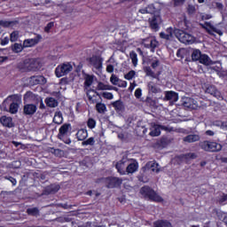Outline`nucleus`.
<instances>
[{
  "label": "nucleus",
  "mask_w": 227,
  "mask_h": 227,
  "mask_svg": "<svg viewBox=\"0 0 227 227\" xmlns=\"http://www.w3.org/2000/svg\"><path fill=\"white\" fill-rule=\"evenodd\" d=\"M101 97L106 100H113V98H114V95H113L112 92H103L101 93Z\"/></svg>",
  "instance_id": "46"
},
{
  "label": "nucleus",
  "mask_w": 227,
  "mask_h": 227,
  "mask_svg": "<svg viewBox=\"0 0 227 227\" xmlns=\"http://www.w3.org/2000/svg\"><path fill=\"white\" fill-rule=\"evenodd\" d=\"M129 58L131 59V63L133 67H137V63H138L137 53H136V51H131L129 52Z\"/></svg>",
  "instance_id": "33"
},
{
  "label": "nucleus",
  "mask_w": 227,
  "mask_h": 227,
  "mask_svg": "<svg viewBox=\"0 0 227 227\" xmlns=\"http://www.w3.org/2000/svg\"><path fill=\"white\" fill-rule=\"evenodd\" d=\"M97 184H105L106 189H120L121 184H123V179L116 176H107L98 178Z\"/></svg>",
  "instance_id": "3"
},
{
  "label": "nucleus",
  "mask_w": 227,
  "mask_h": 227,
  "mask_svg": "<svg viewBox=\"0 0 227 227\" xmlns=\"http://www.w3.org/2000/svg\"><path fill=\"white\" fill-rule=\"evenodd\" d=\"M150 130L149 136H151V137H158V136H160V125L153 124Z\"/></svg>",
  "instance_id": "20"
},
{
  "label": "nucleus",
  "mask_w": 227,
  "mask_h": 227,
  "mask_svg": "<svg viewBox=\"0 0 227 227\" xmlns=\"http://www.w3.org/2000/svg\"><path fill=\"white\" fill-rule=\"evenodd\" d=\"M151 168H152V171H153L154 173H160V168H159V163H157L156 161H153L151 164Z\"/></svg>",
  "instance_id": "49"
},
{
  "label": "nucleus",
  "mask_w": 227,
  "mask_h": 227,
  "mask_svg": "<svg viewBox=\"0 0 227 227\" xmlns=\"http://www.w3.org/2000/svg\"><path fill=\"white\" fill-rule=\"evenodd\" d=\"M91 84H93V75L88 74L85 77L84 86H86L87 88H90Z\"/></svg>",
  "instance_id": "41"
},
{
  "label": "nucleus",
  "mask_w": 227,
  "mask_h": 227,
  "mask_svg": "<svg viewBox=\"0 0 227 227\" xmlns=\"http://www.w3.org/2000/svg\"><path fill=\"white\" fill-rule=\"evenodd\" d=\"M226 201H227V193H223L218 200V203H220V205H223V203Z\"/></svg>",
  "instance_id": "52"
},
{
  "label": "nucleus",
  "mask_w": 227,
  "mask_h": 227,
  "mask_svg": "<svg viewBox=\"0 0 227 227\" xmlns=\"http://www.w3.org/2000/svg\"><path fill=\"white\" fill-rule=\"evenodd\" d=\"M26 47H24V43H15L14 44L12 45V52H15L16 54H19V52H22Z\"/></svg>",
  "instance_id": "27"
},
{
  "label": "nucleus",
  "mask_w": 227,
  "mask_h": 227,
  "mask_svg": "<svg viewBox=\"0 0 227 227\" xmlns=\"http://www.w3.org/2000/svg\"><path fill=\"white\" fill-rule=\"evenodd\" d=\"M0 123L4 127H7V129H12L15 127V124L13 123V119L12 117H8L6 115H4L0 118Z\"/></svg>",
  "instance_id": "14"
},
{
  "label": "nucleus",
  "mask_w": 227,
  "mask_h": 227,
  "mask_svg": "<svg viewBox=\"0 0 227 227\" xmlns=\"http://www.w3.org/2000/svg\"><path fill=\"white\" fill-rule=\"evenodd\" d=\"M118 81H120V79H118V76L112 74V76L110 77V82H112V84H118Z\"/></svg>",
  "instance_id": "57"
},
{
  "label": "nucleus",
  "mask_w": 227,
  "mask_h": 227,
  "mask_svg": "<svg viewBox=\"0 0 227 227\" xmlns=\"http://www.w3.org/2000/svg\"><path fill=\"white\" fill-rule=\"evenodd\" d=\"M87 127L88 129H90L91 130H93V129L97 127V121H95V119L93 118H89L87 121Z\"/></svg>",
  "instance_id": "39"
},
{
  "label": "nucleus",
  "mask_w": 227,
  "mask_h": 227,
  "mask_svg": "<svg viewBox=\"0 0 227 227\" xmlns=\"http://www.w3.org/2000/svg\"><path fill=\"white\" fill-rule=\"evenodd\" d=\"M106 72L108 74H113V72H114V66H113L112 64H109L106 66Z\"/></svg>",
  "instance_id": "60"
},
{
  "label": "nucleus",
  "mask_w": 227,
  "mask_h": 227,
  "mask_svg": "<svg viewBox=\"0 0 227 227\" xmlns=\"http://www.w3.org/2000/svg\"><path fill=\"white\" fill-rule=\"evenodd\" d=\"M87 61H89L90 67H93L96 70H100L104 63V59L98 55H93L87 59Z\"/></svg>",
  "instance_id": "9"
},
{
  "label": "nucleus",
  "mask_w": 227,
  "mask_h": 227,
  "mask_svg": "<svg viewBox=\"0 0 227 227\" xmlns=\"http://www.w3.org/2000/svg\"><path fill=\"white\" fill-rule=\"evenodd\" d=\"M142 95H143V90H141V88H138L135 90L136 98H141Z\"/></svg>",
  "instance_id": "56"
},
{
  "label": "nucleus",
  "mask_w": 227,
  "mask_h": 227,
  "mask_svg": "<svg viewBox=\"0 0 227 227\" xmlns=\"http://www.w3.org/2000/svg\"><path fill=\"white\" fill-rule=\"evenodd\" d=\"M27 215H32V217H38L40 215V209L38 207H28L27 208Z\"/></svg>",
  "instance_id": "29"
},
{
  "label": "nucleus",
  "mask_w": 227,
  "mask_h": 227,
  "mask_svg": "<svg viewBox=\"0 0 227 227\" xmlns=\"http://www.w3.org/2000/svg\"><path fill=\"white\" fill-rule=\"evenodd\" d=\"M44 102L47 107H58L59 106L58 99L54 98H47Z\"/></svg>",
  "instance_id": "26"
},
{
  "label": "nucleus",
  "mask_w": 227,
  "mask_h": 227,
  "mask_svg": "<svg viewBox=\"0 0 227 227\" xmlns=\"http://www.w3.org/2000/svg\"><path fill=\"white\" fill-rule=\"evenodd\" d=\"M138 168H139V164L137 162L130 163L126 168V171L128 174L136 173V171H137Z\"/></svg>",
  "instance_id": "28"
},
{
  "label": "nucleus",
  "mask_w": 227,
  "mask_h": 227,
  "mask_svg": "<svg viewBox=\"0 0 227 227\" xmlns=\"http://www.w3.org/2000/svg\"><path fill=\"white\" fill-rule=\"evenodd\" d=\"M160 130H165L166 132H171L173 131V128H169L164 125H160Z\"/></svg>",
  "instance_id": "63"
},
{
  "label": "nucleus",
  "mask_w": 227,
  "mask_h": 227,
  "mask_svg": "<svg viewBox=\"0 0 227 227\" xmlns=\"http://www.w3.org/2000/svg\"><path fill=\"white\" fill-rule=\"evenodd\" d=\"M38 110V107L35 104H27L23 106V114L25 116H33Z\"/></svg>",
  "instance_id": "13"
},
{
  "label": "nucleus",
  "mask_w": 227,
  "mask_h": 227,
  "mask_svg": "<svg viewBox=\"0 0 227 227\" xmlns=\"http://www.w3.org/2000/svg\"><path fill=\"white\" fill-rule=\"evenodd\" d=\"M202 27L203 29H206L208 35H214V33H215L216 35H219V36H223V30L212 25V23L208 21H206L204 25H202Z\"/></svg>",
  "instance_id": "10"
},
{
  "label": "nucleus",
  "mask_w": 227,
  "mask_h": 227,
  "mask_svg": "<svg viewBox=\"0 0 227 227\" xmlns=\"http://www.w3.org/2000/svg\"><path fill=\"white\" fill-rule=\"evenodd\" d=\"M143 44L145 49H150L153 52L159 47V42L153 37L144 39Z\"/></svg>",
  "instance_id": "11"
},
{
  "label": "nucleus",
  "mask_w": 227,
  "mask_h": 227,
  "mask_svg": "<svg viewBox=\"0 0 227 227\" xmlns=\"http://www.w3.org/2000/svg\"><path fill=\"white\" fill-rule=\"evenodd\" d=\"M16 68L22 74L26 72H38L42 68V62L38 59H22L17 63Z\"/></svg>",
  "instance_id": "1"
},
{
  "label": "nucleus",
  "mask_w": 227,
  "mask_h": 227,
  "mask_svg": "<svg viewBox=\"0 0 227 227\" xmlns=\"http://www.w3.org/2000/svg\"><path fill=\"white\" fill-rule=\"evenodd\" d=\"M174 6H184L185 0H173Z\"/></svg>",
  "instance_id": "55"
},
{
  "label": "nucleus",
  "mask_w": 227,
  "mask_h": 227,
  "mask_svg": "<svg viewBox=\"0 0 227 227\" xmlns=\"http://www.w3.org/2000/svg\"><path fill=\"white\" fill-rule=\"evenodd\" d=\"M214 4L218 12H223L224 10V4H223V3L215 2Z\"/></svg>",
  "instance_id": "50"
},
{
  "label": "nucleus",
  "mask_w": 227,
  "mask_h": 227,
  "mask_svg": "<svg viewBox=\"0 0 227 227\" xmlns=\"http://www.w3.org/2000/svg\"><path fill=\"white\" fill-rule=\"evenodd\" d=\"M159 65H160V61L154 60L152 62L151 67H152V68L155 69V68H157V67H159Z\"/></svg>",
  "instance_id": "64"
},
{
  "label": "nucleus",
  "mask_w": 227,
  "mask_h": 227,
  "mask_svg": "<svg viewBox=\"0 0 227 227\" xmlns=\"http://www.w3.org/2000/svg\"><path fill=\"white\" fill-rule=\"evenodd\" d=\"M33 97V93L31 91H27L23 97L24 100H29Z\"/></svg>",
  "instance_id": "62"
},
{
  "label": "nucleus",
  "mask_w": 227,
  "mask_h": 227,
  "mask_svg": "<svg viewBox=\"0 0 227 227\" xmlns=\"http://www.w3.org/2000/svg\"><path fill=\"white\" fill-rule=\"evenodd\" d=\"M19 35H20L19 30H14L12 33H11L10 42L12 43L17 42V40H19Z\"/></svg>",
  "instance_id": "40"
},
{
  "label": "nucleus",
  "mask_w": 227,
  "mask_h": 227,
  "mask_svg": "<svg viewBox=\"0 0 227 227\" xmlns=\"http://www.w3.org/2000/svg\"><path fill=\"white\" fill-rule=\"evenodd\" d=\"M186 12L188 15H194L196 13V5L188 4Z\"/></svg>",
  "instance_id": "42"
},
{
  "label": "nucleus",
  "mask_w": 227,
  "mask_h": 227,
  "mask_svg": "<svg viewBox=\"0 0 227 227\" xmlns=\"http://www.w3.org/2000/svg\"><path fill=\"white\" fill-rule=\"evenodd\" d=\"M150 27L151 29H154V31H159V23L157 22V18H153L150 20Z\"/></svg>",
  "instance_id": "38"
},
{
  "label": "nucleus",
  "mask_w": 227,
  "mask_h": 227,
  "mask_svg": "<svg viewBox=\"0 0 227 227\" xmlns=\"http://www.w3.org/2000/svg\"><path fill=\"white\" fill-rule=\"evenodd\" d=\"M106 110H107V107L106 106V104L104 103L96 104V111L99 113V114L106 113Z\"/></svg>",
  "instance_id": "34"
},
{
  "label": "nucleus",
  "mask_w": 227,
  "mask_h": 227,
  "mask_svg": "<svg viewBox=\"0 0 227 227\" xmlns=\"http://www.w3.org/2000/svg\"><path fill=\"white\" fill-rule=\"evenodd\" d=\"M112 107H114L116 113H123L125 111V103L119 99L112 103Z\"/></svg>",
  "instance_id": "16"
},
{
  "label": "nucleus",
  "mask_w": 227,
  "mask_h": 227,
  "mask_svg": "<svg viewBox=\"0 0 227 227\" xmlns=\"http://www.w3.org/2000/svg\"><path fill=\"white\" fill-rule=\"evenodd\" d=\"M70 130H72V124H63L59 129L58 139L63 141L66 145H70L72 143V139H70Z\"/></svg>",
  "instance_id": "5"
},
{
  "label": "nucleus",
  "mask_w": 227,
  "mask_h": 227,
  "mask_svg": "<svg viewBox=\"0 0 227 227\" xmlns=\"http://www.w3.org/2000/svg\"><path fill=\"white\" fill-rule=\"evenodd\" d=\"M148 88L151 93H159V89L157 88V86L149 84Z\"/></svg>",
  "instance_id": "53"
},
{
  "label": "nucleus",
  "mask_w": 227,
  "mask_h": 227,
  "mask_svg": "<svg viewBox=\"0 0 227 227\" xmlns=\"http://www.w3.org/2000/svg\"><path fill=\"white\" fill-rule=\"evenodd\" d=\"M46 80L43 75L31 76L30 84L36 86L37 84H45Z\"/></svg>",
  "instance_id": "17"
},
{
  "label": "nucleus",
  "mask_w": 227,
  "mask_h": 227,
  "mask_svg": "<svg viewBox=\"0 0 227 227\" xmlns=\"http://www.w3.org/2000/svg\"><path fill=\"white\" fill-rule=\"evenodd\" d=\"M97 90H98V91L111 90H113V86L106 84L102 82H99L98 83Z\"/></svg>",
  "instance_id": "30"
},
{
  "label": "nucleus",
  "mask_w": 227,
  "mask_h": 227,
  "mask_svg": "<svg viewBox=\"0 0 227 227\" xmlns=\"http://www.w3.org/2000/svg\"><path fill=\"white\" fill-rule=\"evenodd\" d=\"M140 194L145 200H149V201H154L155 203H162L164 201V199L148 185H145L140 189Z\"/></svg>",
  "instance_id": "2"
},
{
  "label": "nucleus",
  "mask_w": 227,
  "mask_h": 227,
  "mask_svg": "<svg viewBox=\"0 0 227 227\" xmlns=\"http://www.w3.org/2000/svg\"><path fill=\"white\" fill-rule=\"evenodd\" d=\"M146 8L148 13H155V5L153 4H149Z\"/></svg>",
  "instance_id": "58"
},
{
  "label": "nucleus",
  "mask_w": 227,
  "mask_h": 227,
  "mask_svg": "<svg viewBox=\"0 0 227 227\" xmlns=\"http://www.w3.org/2000/svg\"><path fill=\"white\" fill-rule=\"evenodd\" d=\"M82 146H93L95 145V137H90L87 140L82 142Z\"/></svg>",
  "instance_id": "37"
},
{
  "label": "nucleus",
  "mask_w": 227,
  "mask_h": 227,
  "mask_svg": "<svg viewBox=\"0 0 227 227\" xmlns=\"http://www.w3.org/2000/svg\"><path fill=\"white\" fill-rule=\"evenodd\" d=\"M41 41L42 35H36V36L34 38L25 39L23 41V47H25V49H27L29 47H35V45H38V43H40Z\"/></svg>",
  "instance_id": "12"
},
{
  "label": "nucleus",
  "mask_w": 227,
  "mask_h": 227,
  "mask_svg": "<svg viewBox=\"0 0 227 227\" xmlns=\"http://www.w3.org/2000/svg\"><path fill=\"white\" fill-rule=\"evenodd\" d=\"M174 35H176L181 43H185V45H192L194 43V36L182 29H175Z\"/></svg>",
  "instance_id": "6"
},
{
  "label": "nucleus",
  "mask_w": 227,
  "mask_h": 227,
  "mask_svg": "<svg viewBox=\"0 0 227 227\" xmlns=\"http://www.w3.org/2000/svg\"><path fill=\"white\" fill-rule=\"evenodd\" d=\"M88 137V130L86 129H81L76 133V138L78 141H84Z\"/></svg>",
  "instance_id": "24"
},
{
  "label": "nucleus",
  "mask_w": 227,
  "mask_h": 227,
  "mask_svg": "<svg viewBox=\"0 0 227 227\" xmlns=\"http://www.w3.org/2000/svg\"><path fill=\"white\" fill-rule=\"evenodd\" d=\"M167 34L164 32L160 33V38H163V40H169L170 38H173V33H175V30L173 27H168L166 29Z\"/></svg>",
  "instance_id": "23"
},
{
  "label": "nucleus",
  "mask_w": 227,
  "mask_h": 227,
  "mask_svg": "<svg viewBox=\"0 0 227 227\" xmlns=\"http://www.w3.org/2000/svg\"><path fill=\"white\" fill-rule=\"evenodd\" d=\"M51 153L55 154L56 157H63V150H61V149H56V148L52 147Z\"/></svg>",
  "instance_id": "47"
},
{
  "label": "nucleus",
  "mask_w": 227,
  "mask_h": 227,
  "mask_svg": "<svg viewBox=\"0 0 227 227\" xmlns=\"http://www.w3.org/2000/svg\"><path fill=\"white\" fill-rule=\"evenodd\" d=\"M202 54L203 53H201V51L198 49L193 50V51L192 52V60L200 61V59L201 58Z\"/></svg>",
  "instance_id": "32"
},
{
  "label": "nucleus",
  "mask_w": 227,
  "mask_h": 227,
  "mask_svg": "<svg viewBox=\"0 0 227 227\" xmlns=\"http://www.w3.org/2000/svg\"><path fill=\"white\" fill-rule=\"evenodd\" d=\"M53 121H55L58 125H60V123H63V115L61 114H55Z\"/></svg>",
  "instance_id": "45"
},
{
  "label": "nucleus",
  "mask_w": 227,
  "mask_h": 227,
  "mask_svg": "<svg viewBox=\"0 0 227 227\" xmlns=\"http://www.w3.org/2000/svg\"><path fill=\"white\" fill-rule=\"evenodd\" d=\"M200 135H196V134H191V135H187L186 137H184L183 138V141L184 143H196L198 141H200Z\"/></svg>",
  "instance_id": "22"
},
{
  "label": "nucleus",
  "mask_w": 227,
  "mask_h": 227,
  "mask_svg": "<svg viewBox=\"0 0 227 227\" xmlns=\"http://www.w3.org/2000/svg\"><path fill=\"white\" fill-rule=\"evenodd\" d=\"M200 146L201 150L204 152H221L223 150V145L217 142H210L208 140H205L200 143Z\"/></svg>",
  "instance_id": "7"
},
{
  "label": "nucleus",
  "mask_w": 227,
  "mask_h": 227,
  "mask_svg": "<svg viewBox=\"0 0 227 227\" xmlns=\"http://www.w3.org/2000/svg\"><path fill=\"white\" fill-rule=\"evenodd\" d=\"M144 72L145 73V75H147V77H153V79L157 78L155 73L152 70V67H144Z\"/></svg>",
  "instance_id": "35"
},
{
  "label": "nucleus",
  "mask_w": 227,
  "mask_h": 227,
  "mask_svg": "<svg viewBox=\"0 0 227 227\" xmlns=\"http://www.w3.org/2000/svg\"><path fill=\"white\" fill-rule=\"evenodd\" d=\"M4 179L5 180H9V182H11V184H12V185H17V179H15L13 176H5Z\"/></svg>",
  "instance_id": "51"
},
{
  "label": "nucleus",
  "mask_w": 227,
  "mask_h": 227,
  "mask_svg": "<svg viewBox=\"0 0 227 227\" xmlns=\"http://www.w3.org/2000/svg\"><path fill=\"white\" fill-rule=\"evenodd\" d=\"M179 158L180 159H185L187 160L189 159H197L198 155H196L195 153H185V154H181L179 156Z\"/></svg>",
  "instance_id": "36"
},
{
  "label": "nucleus",
  "mask_w": 227,
  "mask_h": 227,
  "mask_svg": "<svg viewBox=\"0 0 227 227\" xmlns=\"http://www.w3.org/2000/svg\"><path fill=\"white\" fill-rule=\"evenodd\" d=\"M54 26V22L51 21L49 22L46 27H44L45 33H51V29H52V27Z\"/></svg>",
  "instance_id": "54"
},
{
  "label": "nucleus",
  "mask_w": 227,
  "mask_h": 227,
  "mask_svg": "<svg viewBox=\"0 0 227 227\" xmlns=\"http://www.w3.org/2000/svg\"><path fill=\"white\" fill-rule=\"evenodd\" d=\"M176 58H179V59H184V50H182V49L177 50Z\"/></svg>",
  "instance_id": "59"
},
{
  "label": "nucleus",
  "mask_w": 227,
  "mask_h": 227,
  "mask_svg": "<svg viewBox=\"0 0 227 227\" xmlns=\"http://www.w3.org/2000/svg\"><path fill=\"white\" fill-rule=\"evenodd\" d=\"M1 45H8L10 43V37L6 36L1 40Z\"/></svg>",
  "instance_id": "61"
},
{
  "label": "nucleus",
  "mask_w": 227,
  "mask_h": 227,
  "mask_svg": "<svg viewBox=\"0 0 227 227\" xmlns=\"http://www.w3.org/2000/svg\"><path fill=\"white\" fill-rule=\"evenodd\" d=\"M100 94L97 92L95 90H89L87 91V98L90 102H95V99H93L94 97H98Z\"/></svg>",
  "instance_id": "31"
},
{
  "label": "nucleus",
  "mask_w": 227,
  "mask_h": 227,
  "mask_svg": "<svg viewBox=\"0 0 227 227\" xmlns=\"http://www.w3.org/2000/svg\"><path fill=\"white\" fill-rule=\"evenodd\" d=\"M184 107H187V109L194 108V99L192 98H185L183 102Z\"/></svg>",
  "instance_id": "25"
},
{
  "label": "nucleus",
  "mask_w": 227,
  "mask_h": 227,
  "mask_svg": "<svg viewBox=\"0 0 227 227\" xmlns=\"http://www.w3.org/2000/svg\"><path fill=\"white\" fill-rule=\"evenodd\" d=\"M8 101L12 102L9 106V113H11V114H17V113H19V105L22 102V95L12 94L8 96L4 101L3 106Z\"/></svg>",
  "instance_id": "4"
},
{
  "label": "nucleus",
  "mask_w": 227,
  "mask_h": 227,
  "mask_svg": "<svg viewBox=\"0 0 227 227\" xmlns=\"http://www.w3.org/2000/svg\"><path fill=\"white\" fill-rule=\"evenodd\" d=\"M153 227H173V223L169 220L158 219L153 223Z\"/></svg>",
  "instance_id": "15"
},
{
  "label": "nucleus",
  "mask_w": 227,
  "mask_h": 227,
  "mask_svg": "<svg viewBox=\"0 0 227 227\" xmlns=\"http://www.w3.org/2000/svg\"><path fill=\"white\" fill-rule=\"evenodd\" d=\"M199 63L205 65V67H210V65H214L212 59H210L208 55L203 53L200 55V59H199Z\"/></svg>",
  "instance_id": "19"
},
{
  "label": "nucleus",
  "mask_w": 227,
  "mask_h": 227,
  "mask_svg": "<svg viewBox=\"0 0 227 227\" xmlns=\"http://www.w3.org/2000/svg\"><path fill=\"white\" fill-rule=\"evenodd\" d=\"M0 26L2 27H10L11 26H13V21H7V20H0Z\"/></svg>",
  "instance_id": "48"
},
{
  "label": "nucleus",
  "mask_w": 227,
  "mask_h": 227,
  "mask_svg": "<svg viewBox=\"0 0 227 227\" xmlns=\"http://www.w3.org/2000/svg\"><path fill=\"white\" fill-rule=\"evenodd\" d=\"M206 93L215 97V98H221V92L217 90V88H215L214 85L207 86L206 89Z\"/></svg>",
  "instance_id": "18"
},
{
  "label": "nucleus",
  "mask_w": 227,
  "mask_h": 227,
  "mask_svg": "<svg viewBox=\"0 0 227 227\" xmlns=\"http://www.w3.org/2000/svg\"><path fill=\"white\" fill-rule=\"evenodd\" d=\"M59 189H60V187L58 184H55V185L51 184V186L48 187V191H49L50 194L58 192V191H59Z\"/></svg>",
  "instance_id": "44"
},
{
  "label": "nucleus",
  "mask_w": 227,
  "mask_h": 227,
  "mask_svg": "<svg viewBox=\"0 0 227 227\" xmlns=\"http://www.w3.org/2000/svg\"><path fill=\"white\" fill-rule=\"evenodd\" d=\"M135 76L136 71L130 70L128 74L124 75V79H126L127 81H132V79H134Z\"/></svg>",
  "instance_id": "43"
},
{
  "label": "nucleus",
  "mask_w": 227,
  "mask_h": 227,
  "mask_svg": "<svg viewBox=\"0 0 227 227\" xmlns=\"http://www.w3.org/2000/svg\"><path fill=\"white\" fill-rule=\"evenodd\" d=\"M72 70H74V67L70 63H67V64L64 63V64L59 65L55 69L56 77L59 78L65 75H68V74H70Z\"/></svg>",
  "instance_id": "8"
},
{
  "label": "nucleus",
  "mask_w": 227,
  "mask_h": 227,
  "mask_svg": "<svg viewBox=\"0 0 227 227\" xmlns=\"http://www.w3.org/2000/svg\"><path fill=\"white\" fill-rule=\"evenodd\" d=\"M165 100H172L173 102H178V93L173 90L166 91Z\"/></svg>",
  "instance_id": "21"
}]
</instances>
